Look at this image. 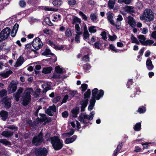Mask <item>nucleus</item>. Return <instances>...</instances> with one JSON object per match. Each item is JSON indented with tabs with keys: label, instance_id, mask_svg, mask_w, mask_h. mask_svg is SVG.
<instances>
[{
	"label": "nucleus",
	"instance_id": "1",
	"mask_svg": "<svg viewBox=\"0 0 156 156\" xmlns=\"http://www.w3.org/2000/svg\"><path fill=\"white\" fill-rule=\"evenodd\" d=\"M47 141L51 142L52 146L55 150L61 149L63 146V141L56 136L51 137L49 133H47L45 136Z\"/></svg>",
	"mask_w": 156,
	"mask_h": 156
},
{
	"label": "nucleus",
	"instance_id": "2",
	"mask_svg": "<svg viewBox=\"0 0 156 156\" xmlns=\"http://www.w3.org/2000/svg\"><path fill=\"white\" fill-rule=\"evenodd\" d=\"M104 94V91L102 90H100L98 91V89L95 88L93 89L92 92V98L90 101V104L88 107L89 110H92L94 105L95 103V99L97 100H98L100 98L102 97Z\"/></svg>",
	"mask_w": 156,
	"mask_h": 156
},
{
	"label": "nucleus",
	"instance_id": "3",
	"mask_svg": "<svg viewBox=\"0 0 156 156\" xmlns=\"http://www.w3.org/2000/svg\"><path fill=\"white\" fill-rule=\"evenodd\" d=\"M154 13L150 9H147L144 10L142 15L140 17L141 20H144L147 22L152 21L154 19Z\"/></svg>",
	"mask_w": 156,
	"mask_h": 156
},
{
	"label": "nucleus",
	"instance_id": "4",
	"mask_svg": "<svg viewBox=\"0 0 156 156\" xmlns=\"http://www.w3.org/2000/svg\"><path fill=\"white\" fill-rule=\"evenodd\" d=\"M95 112H92L89 115H87L85 113H81L79 117V120L82 123L87 124L89 122V120H92L93 118Z\"/></svg>",
	"mask_w": 156,
	"mask_h": 156
},
{
	"label": "nucleus",
	"instance_id": "5",
	"mask_svg": "<svg viewBox=\"0 0 156 156\" xmlns=\"http://www.w3.org/2000/svg\"><path fill=\"white\" fill-rule=\"evenodd\" d=\"M33 90L31 88H27L25 91L23 96L22 104L24 105L28 104L31 100L30 93Z\"/></svg>",
	"mask_w": 156,
	"mask_h": 156
},
{
	"label": "nucleus",
	"instance_id": "6",
	"mask_svg": "<svg viewBox=\"0 0 156 156\" xmlns=\"http://www.w3.org/2000/svg\"><path fill=\"white\" fill-rule=\"evenodd\" d=\"M91 92L90 90L88 89L84 94V100L80 102L81 111L83 112L85 111V108L87 107L88 103V98L90 97Z\"/></svg>",
	"mask_w": 156,
	"mask_h": 156
},
{
	"label": "nucleus",
	"instance_id": "7",
	"mask_svg": "<svg viewBox=\"0 0 156 156\" xmlns=\"http://www.w3.org/2000/svg\"><path fill=\"white\" fill-rule=\"evenodd\" d=\"M11 32L10 29L7 27L2 30L0 34V42L7 39Z\"/></svg>",
	"mask_w": 156,
	"mask_h": 156
},
{
	"label": "nucleus",
	"instance_id": "8",
	"mask_svg": "<svg viewBox=\"0 0 156 156\" xmlns=\"http://www.w3.org/2000/svg\"><path fill=\"white\" fill-rule=\"evenodd\" d=\"M120 12L123 15H126L127 13L133 15V13H135V11L133 7L126 5L125 7L122 8V9L121 11Z\"/></svg>",
	"mask_w": 156,
	"mask_h": 156
},
{
	"label": "nucleus",
	"instance_id": "9",
	"mask_svg": "<svg viewBox=\"0 0 156 156\" xmlns=\"http://www.w3.org/2000/svg\"><path fill=\"white\" fill-rule=\"evenodd\" d=\"M33 47L36 50L41 48L43 45V43L40 38L37 37L35 38L32 43Z\"/></svg>",
	"mask_w": 156,
	"mask_h": 156
},
{
	"label": "nucleus",
	"instance_id": "10",
	"mask_svg": "<svg viewBox=\"0 0 156 156\" xmlns=\"http://www.w3.org/2000/svg\"><path fill=\"white\" fill-rule=\"evenodd\" d=\"M43 140L42 133L41 132L38 136L34 137L32 140V143L34 145H38L43 141Z\"/></svg>",
	"mask_w": 156,
	"mask_h": 156
},
{
	"label": "nucleus",
	"instance_id": "11",
	"mask_svg": "<svg viewBox=\"0 0 156 156\" xmlns=\"http://www.w3.org/2000/svg\"><path fill=\"white\" fill-rule=\"evenodd\" d=\"M48 151L45 148H42L36 150L35 151V154L37 156H46Z\"/></svg>",
	"mask_w": 156,
	"mask_h": 156
},
{
	"label": "nucleus",
	"instance_id": "12",
	"mask_svg": "<svg viewBox=\"0 0 156 156\" xmlns=\"http://www.w3.org/2000/svg\"><path fill=\"white\" fill-rule=\"evenodd\" d=\"M11 83L9 84L8 88V91H9V93H11L15 92L17 88V86L16 84L18 83V82L16 80L15 81V84H13L12 82Z\"/></svg>",
	"mask_w": 156,
	"mask_h": 156
},
{
	"label": "nucleus",
	"instance_id": "13",
	"mask_svg": "<svg viewBox=\"0 0 156 156\" xmlns=\"http://www.w3.org/2000/svg\"><path fill=\"white\" fill-rule=\"evenodd\" d=\"M126 21L129 26L133 28H134L136 25V21L131 16H129L126 19Z\"/></svg>",
	"mask_w": 156,
	"mask_h": 156
},
{
	"label": "nucleus",
	"instance_id": "14",
	"mask_svg": "<svg viewBox=\"0 0 156 156\" xmlns=\"http://www.w3.org/2000/svg\"><path fill=\"white\" fill-rule=\"evenodd\" d=\"M56 108L55 106L53 105L52 106H50L46 111V113L50 116H52L54 112H56Z\"/></svg>",
	"mask_w": 156,
	"mask_h": 156
},
{
	"label": "nucleus",
	"instance_id": "15",
	"mask_svg": "<svg viewBox=\"0 0 156 156\" xmlns=\"http://www.w3.org/2000/svg\"><path fill=\"white\" fill-rule=\"evenodd\" d=\"M51 82H47L44 83L42 85V87L43 89V92H46L47 90L51 89Z\"/></svg>",
	"mask_w": 156,
	"mask_h": 156
},
{
	"label": "nucleus",
	"instance_id": "16",
	"mask_svg": "<svg viewBox=\"0 0 156 156\" xmlns=\"http://www.w3.org/2000/svg\"><path fill=\"white\" fill-rule=\"evenodd\" d=\"M24 62V58L22 56H20L17 59L14 66L15 67H17L20 66Z\"/></svg>",
	"mask_w": 156,
	"mask_h": 156
},
{
	"label": "nucleus",
	"instance_id": "17",
	"mask_svg": "<svg viewBox=\"0 0 156 156\" xmlns=\"http://www.w3.org/2000/svg\"><path fill=\"white\" fill-rule=\"evenodd\" d=\"M23 91V88L20 87L19 89L17 92L14 94V98L16 101H18L19 100L20 94Z\"/></svg>",
	"mask_w": 156,
	"mask_h": 156
},
{
	"label": "nucleus",
	"instance_id": "18",
	"mask_svg": "<svg viewBox=\"0 0 156 156\" xmlns=\"http://www.w3.org/2000/svg\"><path fill=\"white\" fill-rule=\"evenodd\" d=\"M10 98H3L2 102L4 105V107L7 108H9L11 106V104Z\"/></svg>",
	"mask_w": 156,
	"mask_h": 156
},
{
	"label": "nucleus",
	"instance_id": "19",
	"mask_svg": "<svg viewBox=\"0 0 156 156\" xmlns=\"http://www.w3.org/2000/svg\"><path fill=\"white\" fill-rule=\"evenodd\" d=\"M106 15H107V19L109 22L112 25H114L115 23H114V21L113 20V14L111 12H108L106 14Z\"/></svg>",
	"mask_w": 156,
	"mask_h": 156
},
{
	"label": "nucleus",
	"instance_id": "20",
	"mask_svg": "<svg viewBox=\"0 0 156 156\" xmlns=\"http://www.w3.org/2000/svg\"><path fill=\"white\" fill-rule=\"evenodd\" d=\"M19 25L17 23H16L13 27V29L11 33V35L12 37H14L17 31Z\"/></svg>",
	"mask_w": 156,
	"mask_h": 156
},
{
	"label": "nucleus",
	"instance_id": "21",
	"mask_svg": "<svg viewBox=\"0 0 156 156\" xmlns=\"http://www.w3.org/2000/svg\"><path fill=\"white\" fill-rule=\"evenodd\" d=\"M12 73V72L11 70H9L5 72H3L0 73V76L4 78L8 77Z\"/></svg>",
	"mask_w": 156,
	"mask_h": 156
},
{
	"label": "nucleus",
	"instance_id": "22",
	"mask_svg": "<svg viewBox=\"0 0 156 156\" xmlns=\"http://www.w3.org/2000/svg\"><path fill=\"white\" fill-rule=\"evenodd\" d=\"M146 65L147 69L149 70H152L154 68V66L152 64V62L149 59L147 60Z\"/></svg>",
	"mask_w": 156,
	"mask_h": 156
},
{
	"label": "nucleus",
	"instance_id": "23",
	"mask_svg": "<svg viewBox=\"0 0 156 156\" xmlns=\"http://www.w3.org/2000/svg\"><path fill=\"white\" fill-rule=\"evenodd\" d=\"M76 138L77 136L76 135H74L70 138H66L65 140V143L69 144L72 143L76 140Z\"/></svg>",
	"mask_w": 156,
	"mask_h": 156
},
{
	"label": "nucleus",
	"instance_id": "24",
	"mask_svg": "<svg viewBox=\"0 0 156 156\" xmlns=\"http://www.w3.org/2000/svg\"><path fill=\"white\" fill-rule=\"evenodd\" d=\"M13 134L12 132L5 131L2 132V135L7 137H11L13 135Z\"/></svg>",
	"mask_w": 156,
	"mask_h": 156
},
{
	"label": "nucleus",
	"instance_id": "25",
	"mask_svg": "<svg viewBox=\"0 0 156 156\" xmlns=\"http://www.w3.org/2000/svg\"><path fill=\"white\" fill-rule=\"evenodd\" d=\"M0 114L2 119L4 121L5 120L8 116V113L6 111H2L1 112Z\"/></svg>",
	"mask_w": 156,
	"mask_h": 156
},
{
	"label": "nucleus",
	"instance_id": "26",
	"mask_svg": "<svg viewBox=\"0 0 156 156\" xmlns=\"http://www.w3.org/2000/svg\"><path fill=\"white\" fill-rule=\"evenodd\" d=\"M70 124L73 128L75 127L76 125V127L78 130H79L80 128V122L77 120H76L75 122H70Z\"/></svg>",
	"mask_w": 156,
	"mask_h": 156
},
{
	"label": "nucleus",
	"instance_id": "27",
	"mask_svg": "<svg viewBox=\"0 0 156 156\" xmlns=\"http://www.w3.org/2000/svg\"><path fill=\"white\" fill-rule=\"evenodd\" d=\"M79 107H76L72 110V112L73 114V117H76L77 116V115L79 113Z\"/></svg>",
	"mask_w": 156,
	"mask_h": 156
},
{
	"label": "nucleus",
	"instance_id": "28",
	"mask_svg": "<svg viewBox=\"0 0 156 156\" xmlns=\"http://www.w3.org/2000/svg\"><path fill=\"white\" fill-rule=\"evenodd\" d=\"M40 118H38L39 120L41 122H46L47 121V118L45 115L44 114H40Z\"/></svg>",
	"mask_w": 156,
	"mask_h": 156
},
{
	"label": "nucleus",
	"instance_id": "29",
	"mask_svg": "<svg viewBox=\"0 0 156 156\" xmlns=\"http://www.w3.org/2000/svg\"><path fill=\"white\" fill-rule=\"evenodd\" d=\"M115 4V0H109L108 3V6L109 8L110 9H112L114 7Z\"/></svg>",
	"mask_w": 156,
	"mask_h": 156
},
{
	"label": "nucleus",
	"instance_id": "30",
	"mask_svg": "<svg viewBox=\"0 0 156 156\" xmlns=\"http://www.w3.org/2000/svg\"><path fill=\"white\" fill-rule=\"evenodd\" d=\"M139 41L143 45L145 41L146 38L143 35H140L137 37Z\"/></svg>",
	"mask_w": 156,
	"mask_h": 156
},
{
	"label": "nucleus",
	"instance_id": "31",
	"mask_svg": "<svg viewBox=\"0 0 156 156\" xmlns=\"http://www.w3.org/2000/svg\"><path fill=\"white\" fill-rule=\"evenodd\" d=\"M52 4L54 6L59 7L62 4V2L61 0H56L53 1Z\"/></svg>",
	"mask_w": 156,
	"mask_h": 156
},
{
	"label": "nucleus",
	"instance_id": "32",
	"mask_svg": "<svg viewBox=\"0 0 156 156\" xmlns=\"http://www.w3.org/2000/svg\"><path fill=\"white\" fill-rule=\"evenodd\" d=\"M52 70V68L51 67H46L44 68L42 71V72L45 74L50 73Z\"/></svg>",
	"mask_w": 156,
	"mask_h": 156
},
{
	"label": "nucleus",
	"instance_id": "33",
	"mask_svg": "<svg viewBox=\"0 0 156 156\" xmlns=\"http://www.w3.org/2000/svg\"><path fill=\"white\" fill-rule=\"evenodd\" d=\"M97 27L95 26H91L88 28L89 32L91 33H94L97 31Z\"/></svg>",
	"mask_w": 156,
	"mask_h": 156
},
{
	"label": "nucleus",
	"instance_id": "34",
	"mask_svg": "<svg viewBox=\"0 0 156 156\" xmlns=\"http://www.w3.org/2000/svg\"><path fill=\"white\" fill-rule=\"evenodd\" d=\"M90 18L91 21L94 22L96 21L97 19V16L96 14L92 13L90 14Z\"/></svg>",
	"mask_w": 156,
	"mask_h": 156
},
{
	"label": "nucleus",
	"instance_id": "35",
	"mask_svg": "<svg viewBox=\"0 0 156 156\" xmlns=\"http://www.w3.org/2000/svg\"><path fill=\"white\" fill-rule=\"evenodd\" d=\"M43 31L44 34H48L49 35L52 34L53 33V31L51 29L47 28L44 29Z\"/></svg>",
	"mask_w": 156,
	"mask_h": 156
},
{
	"label": "nucleus",
	"instance_id": "36",
	"mask_svg": "<svg viewBox=\"0 0 156 156\" xmlns=\"http://www.w3.org/2000/svg\"><path fill=\"white\" fill-rule=\"evenodd\" d=\"M141 128V124L140 122L136 123L134 126L133 129L136 131H140Z\"/></svg>",
	"mask_w": 156,
	"mask_h": 156
},
{
	"label": "nucleus",
	"instance_id": "37",
	"mask_svg": "<svg viewBox=\"0 0 156 156\" xmlns=\"http://www.w3.org/2000/svg\"><path fill=\"white\" fill-rule=\"evenodd\" d=\"M82 34V32H76L75 40L76 43H78L80 42V35Z\"/></svg>",
	"mask_w": 156,
	"mask_h": 156
},
{
	"label": "nucleus",
	"instance_id": "38",
	"mask_svg": "<svg viewBox=\"0 0 156 156\" xmlns=\"http://www.w3.org/2000/svg\"><path fill=\"white\" fill-rule=\"evenodd\" d=\"M76 91L73 90H69L68 93V95H69V99L70 100L73 97L76 93Z\"/></svg>",
	"mask_w": 156,
	"mask_h": 156
},
{
	"label": "nucleus",
	"instance_id": "39",
	"mask_svg": "<svg viewBox=\"0 0 156 156\" xmlns=\"http://www.w3.org/2000/svg\"><path fill=\"white\" fill-rule=\"evenodd\" d=\"M53 20H52L54 21H58L59 20H60L61 15L59 14L58 15H54L53 16Z\"/></svg>",
	"mask_w": 156,
	"mask_h": 156
},
{
	"label": "nucleus",
	"instance_id": "40",
	"mask_svg": "<svg viewBox=\"0 0 156 156\" xmlns=\"http://www.w3.org/2000/svg\"><path fill=\"white\" fill-rule=\"evenodd\" d=\"M131 40L132 43H135L137 44H140L139 42L133 34L131 35Z\"/></svg>",
	"mask_w": 156,
	"mask_h": 156
},
{
	"label": "nucleus",
	"instance_id": "41",
	"mask_svg": "<svg viewBox=\"0 0 156 156\" xmlns=\"http://www.w3.org/2000/svg\"><path fill=\"white\" fill-rule=\"evenodd\" d=\"M55 70L57 73L60 74L63 73L62 69L59 66H57L55 67Z\"/></svg>",
	"mask_w": 156,
	"mask_h": 156
},
{
	"label": "nucleus",
	"instance_id": "42",
	"mask_svg": "<svg viewBox=\"0 0 156 156\" xmlns=\"http://www.w3.org/2000/svg\"><path fill=\"white\" fill-rule=\"evenodd\" d=\"M118 2L120 4L124 3L127 5L129 4L131 2L130 0H118Z\"/></svg>",
	"mask_w": 156,
	"mask_h": 156
},
{
	"label": "nucleus",
	"instance_id": "43",
	"mask_svg": "<svg viewBox=\"0 0 156 156\" xmlns=\"http://www.w3.org/2000/svg\"><path fill=\"white\" fill-rule=\"evenodd\" d=\"M42 55H53V54L51 53V51L49 49H46L45 51L43 52Z\"/></svg>",
	"mask_w": 156,
	"mask_h": 156
},
{
	"label": "nucleus",
	"instance_id": "44",
	"mask_svg": "<svg viewBox=\"0 0 156 156\" xmlns=\"http://www.w3.org/2000/svg\"><path fill=\"white\" fill-rule=\"evenodd\" d=\"M154 43V41L151 40H147L145 41L143 44V45L147 46V45H151Z\"/></svg>",
	"mask_w": 156,
	"mask_h": 156
},
{
	"label": "nucleus",
	"instance_id": "45",
	"mask_svg": "<svg viewBox=\"0 0 156 156\" xmlns=\"http://www.w3.org/2000/svg\"><path fill=\"white\" fill-rule=\"evenodd\" d=\"M81 20L78 17H76L73 19V24H77V23H81Z\"/></svg>",
	"mask_w": 156,
	"mask_h": 156
},
{
	"label": "nucleus",
	"instance_id": "46",
	"mask_svg": "<svg viewBox=\"0 0 156 156\" xmlns=\"http://www.w3.org/2000/svg\"><path fill=\"white\" fill-rule=\"evenodd\" d=\"M0 142L5 145H11L10 143L6 139H0Z\"/></svg>",
	"mask_w": 156,
	"mask_h": 156
},
{
	"label": "nucleus",
	"instance_id": "47",
	"mask_svg": "<svg viewBox=\"0 0 156 156\" xmlns=\"http://www.w3.org/2000/svg\"><path fill=\"white\" fill-rule=\"evenodd\" d=\"M90 34L88 32H84L83 34V38L86 41L88 40Z\"/></svg>",
	"mask_w": 156,
	"mask_h": 156
},
{
	"label": "nucleus",
	"instance_id": "48",
	"mask_svg": "<svg viewBox=\"0 0 156 156\" xmlns=\"http://www.w3.org/2000/svg\"><path fill=\"white\" fill-rule=\"evenodd\" d=\"M79 14L84 20L86 21L87 20V17L82 12L79 11Z\"/></svg>",
	"mask_w": 156,
	"mask_h": 156
},
{
	"label": "nucleus",
	"instance_id": "49",
	"mask_svg": "<svg viewBox=\"0 0 156 156\" xmlns=\"http://www.w3.org/2000/svg\"><path fill=\"white\" fill-rule=\"evenodd\" d=\"M44 9L45 11H57L58 10V9L54 8H53L51 7H45L44 8Z\"/></svg>",
	"mask_w": 156,
	"mask_h": 156
},
{
	"label": "nucleus",
	"instance_id": "50",
	"mask_svg": "<svg viewBox=\"0 0 156 156\" xmlns=\"http://www.w3.org/2000/svg\"><path fill=\"white\" fill-rule=\"evenodd\" d=\"M138 112L140 113H143L146 112L145 108L144 106L140 107L138 109Z\"/></svg>",
	"mask_w": 156,
	"mask_h": 156
},
{
	"label": "nucleus",
	"instance_id": "51",
	"mask_svg": "<svg viewBox=\"0 0 156 156\" xmlns=\"http://www.w3.org/2000/svg\"><path fill=\"white\" fill-rule=\"evenodd\" d=\"M65 34L67 37H70L72 36V34L70 29L68 28L66 29L65 32Z\"/></svg>",
	"mask_w": 156,
	"mask_h": 156
},
{
	"label": "nucleus",
	"instance_id": "52",
	"mask_svg": "<svg viewBox=\"0 0 156 156\" xmlns=\"http://www.w3.org/2000/svg\"><path fill=\"white\" fill-rule=\"evenodd\" d=\"M88 85L85 83L82 84L81 85V88H82V91L83 92H84L87 89Z\"/></svg>",
	"mask_w": 156,
	"mask_h": 156
},
{
	"label": "nucleus",
	"instance_id": "53",
	"mask_svg": "<svg viewBox=\"0 0 156 156\" xmlns=\"http://www.w3.org/2000/svg\"><path fill=\"white\" fill-rule=\"evenodd\" d=\"M91 67L90 65L85 64L83 65V69L85 71H87L91 68Z\"/></svg>",
	"mask_w": 156,
	"mask_h": 156
},
{
	"label": "nucleus",
	"instance_id": "54",
	"mask_svg": "<svg viewBox=\"0 0 156 156\" xmlns=\"http://www.w3.org/2000/svg\"><path fill=\"white\" fill-rule=\"evenodd\" d=\"M82 60L85 62H89V58L88 55H84L83 57Z\"/></svg>",
	"mask_w": 156,
	"mask_h": 156
},
{
	"label": "nucleus",
	"instance_id": "55",
	"mask_svg": "<svg viewBox=\"0 0 156 156\" xmlns=\"http://www.w3.org/2000/svg\"><path fill=\"white\" fill-rule=\"evenodd\" d=\"M6 94V91L5 90H2L0 91V97H2Z\"/></svg>",
	"mask_w": 156,
	"mask_h": 156
},
{
	"label": "nucleus",
	"instance_id": "56",
	"mask_svg": "<svg viewBox=\"0 0 156 156\" xmlns=\"http://www.w3.org/2000/svg\"><path fill=\"white\" fill-rule=\"evenodd\" d=\"M68 99L70 100L69 99V97L68 96V95H65L64 97V98H63V99L62 101L61 104L62 103H66V102L67 100Z\"/></svg>",
	"mask_w": 156,
	"mask_h": 156
},
{
	"label": "nucleus",
	"instance_id": "57",
	"mask_svg": "<svg viewBox=\"0 0 156 156\" xmlns=\"http://www.w3.org/2000/svg\"><path fill=\"white\" fill-rule=\"evenodd\" d=\"M64 46L63 45H58L57 46L55 45V47L54 48L57 50H62L64 48Z\"/></svg>",
	"mask_w": 156,
	"mask_h": 156
},
{
	"label": "nucleus",
	"instance_id": "58",
	"mask_svg": "<svg viewBox=\"0 0 156 156\" xmlns=\"http://www.w3.org/2000/svg\"><path fill=\"white\" fill-rule=\"evenodd\" d=\"M75 29L76 30V32H82L80 31V27L79 25L78 24H76L75 26Z\"/></svg>",
	"mask_w": 156,
	"mask_h": 156
},
{
	"label": "nucleus",
	"instance_id": "59",
	"mask_svg": "<svg viewBox=\"0 0 156 156\" xmlns=\"http://www.w3.org/2000/svg\"><path fill=\"white\" fill-rule=\"evenodd\" d=\"M94 46L95 48L99 49L100 48L101 45L99 42H97L94 44Z\"/></svg>",
	"mask_w": 156,
	"mask_h": 156
},
{
	"label": "nucleus",
	"instance_id": "60",
	"mask_svg": "<svg viewBox=\"0 0 156 156\" xmlns=\"http://www.w3.org/2000/svg\"><path fill=\"white\" fill-rule=\"evenodd\" d=\"M109 47L113 51H114L115 52H119V50H116L114 46L112 44L110 45Z\"/></svg>",
	"mask_w": 156,
	"mask_h": 156
},
{
	"label": "nucleus",
	"instance_id": "61",
	"mask_svg": "<svg viewBox=\"0 0 156 156\" xmlns=\"http://www.w3.org/2000/svg\"><path fill=\"white\" fill-rule=\"evenodd\" d=\"M26 5V2L22 0L20 2L19 5L21 7H24Z\"/></svg>",
	"mask_w": 156,
	"mask_h": 156
},
{
	"label": "nucleus",
	"instance_id": "62",
	"mask_svg": "<svg viewBox=\"0 0 156 156\" xmlns=\"http://www.w3.org/2000/svg\"><path fill=\"white\" fill-rule=\"evenodd\" d=\"M109 39L111 41H114L117 38V37L115 35H113V36L109 35L108 36Z\"/></svg>",
	"mask_w": 156,
	"mask_h": 156
},
{
	"label": "nucleus",
	"instance_id": "63",
	"mask_svg": "<svg viewBox=\"0 0 156 156\" xmlns=\"http://www.w3.org/2000/svg\"><path fill=\"white\" fill-rule=\"evenodd\" d=\"M60 99V96H57L54 98L53 100V102L54 103H56L58 102Z\"/></svg>",
	"mask_w": 156,
	"mask_h": 156
},
{
	"label": "nucleus",
	"instance_id": "64",
	"mask_svg": "<svg viewBox=\"0 0 156 156\" xmlns=\"http://www.w3.org/2000/svg\"><path fill=\"white\" fill-rule=\"evenodd\" d=\"M101 35L102 36V38L104 40H106L107 39V38L106 37V33L105 32H103L101 33Z\"/></svg>",
	"mask_w": 156,
	"mask_h": 156
}]
</instances>
